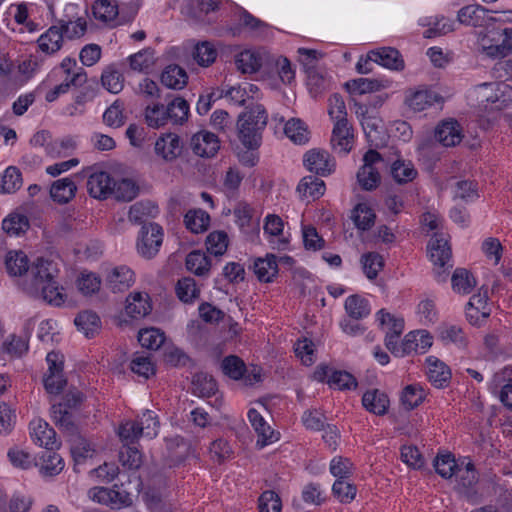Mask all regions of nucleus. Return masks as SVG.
<instances>
[{"mask_svg": "<svg viewBox=\"0 0 512 512\" xmlns=\"http://www.w3.org/2000/svg\"><path fill=\"white\" fill-rule=\"evenodd\" d=\"M189 115V104L182 97H175L165 107L163 104L147 106L145 109V120L148 126L159 128L168 121L173 124H183Z\"/></svg>", "mask_w": 512, "mask_h": 512, "instance_id": "obj_2", "label": "nucleus"}, {"mask_svg": "<svg viewBox=\"0 0 512 512\" xmlns=\"http://www.w3.org/2000/svg\"><path fill=\"white\" fill-rule=\"evenodd\" d=\"M206 248L210 254L223 255L228 247V236L224 231L211 232L206 238Z\"/></svg>", "mask_w": 512, "mask_h": 512, "instance_id": "obj_51", "label": "nucleus"}, {"mask_svg": "<svg viewBox=\"0 0 512 512\" xmlns=\"http://www.w3.org/2000/svg\"><path fill=\"white\" fill-rule=\"evenodd\" d=\"M76 191L75 182L71 178L65 177L52 183L50 196L55 202L66 204L75 197Z\"/></svg>", "mask_w": 512, "mask_h": 512, "instance_id": "obj_24", "label": "nucleus"}, {"mask_svg": "<svg viewBox=\"0 0 512 512\" xmlns=\"http://www.w3.org/2000/svg\"><path fill=\"white\" fill-rule=\"evenodd\" d=\"M70 451L74 459L75 465L83 463L87 458H92L95 449L92 444L80 435L70 439Z\"/></svg>", "mask_w": 512, "mask_h": 512, "instance_id": "obj_36", "label": "nucleus"}, {"mask_svg": "<svg viewBox=\"0 0 512 512\" xmlns=\"http://www.w3.org/2000/svg\"><path fill=\"white\" fill-rule=\"evenodd\" d=\"M457 19L461 24L473 27H486L496 19L489 16V10L481 5H468L461 8Z\"/></svg>", "mask_w": 512, "mask_h": 512, "instance_id": "obj_8", "label": "nucleus"}, {"mask_svg": "<svg viewBox=\"0 0 512 512\" xmlns=\"http://www.w3.org/2000/svg\"><path fill=\"white\" fill-rule=\"evenodd\" d=\"M267 119L266 110L261 105H256L240 114L238 136L246 148L254 150L260 146L261 132L266 127Z\"/></svg>", "mask_w": 512, "mask_h": 512, "instance_id": "obj_1", "label": "nucleus"}, {"mask_svg": "<svg viewBox=\"0 0 512 512\" xmlns=\"http://www.w3.org/2000/svg\"><path fill=\"white\" fill-rule=\"evenodd\" d=\"M297 190L304 196L317 199L324 194L325 184L323 180L316 176H306L300 181Z\"/></svg>", "mask_w": 512, "mask_h": 512, "instance_id": "obj_43", "label": "nucleus"}, {"mask_svg": "<svg viewBox=\"0 0 512 512\" xmlns=\"http://www.w3.org/2000/svg\"><path fill=\"white\" fill-rule=\"evenodd\" d=\"M199 293L200 291L193 278L185 277L178 280L176 285V294L181 301L190 303L194 299L198 298Z\"/></svg>", "mask_w": 512, "mask_h": 512, "instance_id": "obj_52", "label": "nucleus"}, {"mask_svg": "<svg viewBox=\"0 0 512 512\" xmlns=\"http://www.w3.org/2000/svg\"><path fill=\"white\" fill-rule=\"evenodd\" d=\"M428 251L431 261L435 266H438L436 270L438 281H445L446 275L444 267L452 255L448 240L443 234L436 233L428 243Z\"/></svg>", "mask_w": 512, "mask_h": 512, "instance_id": "obj_6", "label": "nucleus"}, {"mask_svg": "<svg viewBox=\"0 0 512 512\" xmlns=\"http://www.w3.org/2000/svg\"><path fill=\"white\" fill-rule=\"evenodd\" d=\"M163 241V231L156 223L143 224L140 239L137 243L138 252L145 258L154 257Z\"/></svg>", "mask_w": 512, "mask_h": 512, "instance_id": "obj_7", "label": "nucleus"}, {"mask_svg": "<svg viewBox=\"0 0 512 512\" xmlns=\"http://www.w3.org/2000/svg\"><path fill=\"white\" fill-rule=\"evenodd\" d=\"M22 186V175L17 167H8L2 177V191L5 193H14Z\"/></svg>", "mask_w": 512, "mask_h": 512, "instance_id": "obj_61", "label": "nucleus"}, {"mask_svg": "<svg viewBox=\"0 0 512 512\" xmlns=\"http://www.w3.org/2000/svg\"><path fill=\"white\" fill-rule=\"evenodd\" d=\"M133 282L134 273L126 266L112 269L106 277V285L114 293L127 290Z\"/></svg>", "mask_w": 512, "mask_h": 512, "instance_id": "obj_18", "label": "nucleus"}, {"mask_svg": "<svg viewBox=\"0 0 512 512\" xmlns=\"http://www.w3.org/2000/svg\"><path fill=\"white\" fill-rule=\"evenodd\" d=\"M389 398L379 389H370L362 397V404L367 411L378 416H383L389 408Z\"/></svg>", "mask_w": 512, "mask_h": 512, "instance_id": "obj_19", "label": "nucleus"}, {"mask_svg": "<svg viewBox=\"0 0 512 512\" xmlns=\"http://www.w3.org/2000/svg\"><path fill=\"white\" fill-rule=\"evenodd\" d=\"M433 465L436 472L443 478H451L458 466L454 456L451 453L437 455Z\"/></svg>", "mask_w": 512, "mask_h": 512, "instance_id": "obj_54", "label": "nucleus"}, {"mask_svg": "<svg viewBox=\"0 0 512 512\" xmlns=\"http://www.w3.org/2000/svg\"><path fill=\"white\" fill-rule=\"evenodd\" d=\"M442 101L441 95L428 89L409 90L405 97V104L414 112L423 111Z\"/></svg>", "mask_w": 512, "mask_h": 512, "instance_id": "obj_14", "label": "nucleus"}, {"mask_svg": "<svg viewBox=\"0 0 512 512\" xmlns=\"http://www.w3.org/2000/svg\"><path fill=\"white\" fill-rule=\"evenodd\" d=\"M435 138L445 147H452L462 141L460 124L453 119L442 121L435 129Z\"/></svg>", "mask_w": 512, "mask_h": 512, "instance_id": "obj_15", "label": "nucleus"}, {"mask_svg": "<svg viewBox=\"0 0 512 512\" xmlns=\"http://www.w3.org/2000/svg\"><path fill=\"white\" fill-rule=\"evenodd\" d=\"M31 426V437L35 444L45 447L47 450H54L60 446L56 440L55 430L42 419L33 420Z\"/></svg>", "mask_w": 512, "mask_h": 512, "instance_id": "obj_13", "label": "nucleus"}, {"mask_svg": "<svg viewBox=\"0 0 512 512\" xmlns=\"http://www.w3.org/2000/svg\"><path fill=\"white\" fill-rule=\"evenodd\" d=\"M428 362V379L436 388L445 387L451 379V371L448 366L435 357H429Z\"/></svg>", "mask_w": 512, "mask_h": 512, "instance_id": "obj_22", "label": "nucleus"}, {"mask_svg": "<svg viewBox=\"0 0 512 512\" xmlns=\"http://www.w3.org/2000/svg\"><path fill=\"white\" fill-rule=\"evenodd\" d=\"M425 396V391L420 385L411 384L404 388L401 402L405 409L409 411L419 406Z\"/></svg>", "mask_w": 512, "mask_h": 512, "instance_id": "obj_44", "label": "nucleus"}, {"mask_svg": "<svg viewBox=\"0 0 512 512\" xmlns=\"http://www.w3.org/2000/svg\"><path fill=\"white\" fill-rule=\"evenodd\" d=\"M248 418L258 434L257 446L263 448L264 446L273 443L278 439V433H276L266 423L262 415L256 409H250L248 412Z\"/></svg>", "mask_w": 512, "mask_h": 512, "instance_id": "obj_17", "label": "nucleus"}, {"mask_svg": "<svg viewBox=\"0 0 512 512\" xmlns=\"http://www.w3.org/2000/svg\"><path fill=\"white\" fill-rule=\"evenodd\" d=\"M453 476L464 488H472L478 482V473L471 462L458 464Z\"/></svg>", "mask_w": 512, "mask_h": 512, "instance_id": "obj_53", "label": "nucleus"}, {"mask_svg": "<svg viewBox=\"0 0 512 512\" xmlns=\"http://www.w3.org/2000/svg\"><path fill=\"white\" fill-rule=\"evenodd\" d=\"M74 323L87 338L93 337L100 329V318L92 311H83L79 313L75 318Z\"/></svg>", "mask_w": 512, "mask_h": 512, "instance_id": "obj_34", "label": "nucleus"}, {"mask_svg": "<svg viewBox=\"0 0 512 512\" xmlns=\"http://www.w3.org/2000/svg\"><path fill=\"white\" fill-rule=\"evenodd\" d=\"M357 181L366 191L375 190L381 182V175L377 168L361 166L357 172Z\"/></svg>", "mask_w": 512, "mask_h": 512, "instance_id": "obj_41", "label": "nucleus"}, {"mask_svg": "<svg viewBox=\"0 0 512 512\" xmlns=\"http://www.w3.org/2000/svg\"><path fill=\"white\" fill-rule=\"evenodd\" d=\"M332 492L342 503H350L356 496V486L346 479L336 480L332 486Z\"/></svg>", "mask_w": 512, "mask_h": 512, "instance_id": "obj_62", "label": "nucleus"}, {"mask_svg": "<svg viewBox=\"0 0 512 512\" xmlns=\"http://www.w3.org/2000/svg\"><path fill=\"white\" fill-rule=\"evenodd\" d=\"M261 51L245 50L236 56V66L242 73H255L261 70Z\"/></svg>", "mask_w": 512, "mask_h": 512, "instance_id": "obj_30", "label": "nucleus"}, {"mask_svg": "<svg viewBox=\"0 0 512 512\" xmlns=\"http://www.w3.org/2000/svg\"><path fill=\"white\" fill-rule=\"evenodd\" d=\"M284 133L295 143L303 144L308 141L307 129L300 119L289 120L285 124Z\"/></svg>", "mask_w": 512, "mask_h": 512, "instance_id": "obj_56", "label": "nucleus"}, {"mask_svg": "<svg viewBox=\"0 0 512 512\" xmlns=\"http://www.w3.org/2000/svg\"><path fill=\"white\" fill-rule=\"evenodd\" d=\"M369 58L374 59V63L384 68L402 71L405 68V62L401 53L393 47H381L369 51Z\"/></svg>", "mask_w": 512, "mask_h": 512, "instance_id": "obj_12", "label": "nucleus"}, {"mask_svg": "<svg viewBox=\"0 0 512 512\" xmlns=\"http://www.w3.org/2000/svg\"><path fill=\"white\" fill-rule=\"evenodd\" d=\"M210 222V216L205 211L189 210L184 216V223L191 232L200 233L207 229Z\"/></svg>", "mask_w": 512, "mask_h": 512, "instance_id": "obj_39", "label": "nucleus"}, {"mask_svg": "<svg viewBox=\"0 0 512 512\" xmlns=\"http://www.w3.org/2000/svg\"><path fill=\"white\" fill-rule=\"evenodd\" d=\"M58 266L52 260L37 258L32 265L29 264L27 274L23 278L21 287L28 295H40L45 292L42 285L52 281L58 275Z\"/></svg>", "mask_w": 512, "mask_h": 512, "instance_id": "obj_3", "label": "nucleus"}, {"mask_svg": "<svg viewBox=\"0 0 512 512\" xmlns=\"http://www.w3.org/2000/svg\"><path fill=\"white\" fill-rule=\"evenodd\" d=\"M221 368L225 375L234 380L240 379L246 370L244 362L234 355L225 357L221 363Z\"/></svg>", "mask_w": 512, "mask_h": 512, "instance_id": "obj_57", "label": "nucleus"}, {"mask_svg": "<svg viewBox=\"0 0 512 512\" xmlns=\"http://www.w3.org/2000/svg\"><path fill=\"white\" fill-rule=\"evenodd\" d=\"M138 341L144 348L157 350L164 343L165 336L157 328H145L138 332Z\"/></svg>", "mask_w": 512, "mask_h": 512, "instance_id": "obj_42", "label": "nucleus"}, {"mask_svg": "<svg viewBox=\"0 0 512 512\" xmlns=\"http://www.w3.org/2000/svg\"><path fill=\"white\" fill-rule=\"evenodd\" d=\"M53 419L56 425L68 436L74 438L78 434V427L74 421V416L62 404L52 406Z\"/></svg>", "mask_w": 512, "mask_h": 512, "instance_id": "obj_25", "label": "nucleus"}, {"mask_svg": "<svg viewBox=\"0 0 512 512\" xmlns=\"http://www.w3.org/2000/svg\"><path fill=\"white\" fill-rule=\"evenodd\" d=\"M155 152L165 161L175 160L182 152L179 137L172 133L160 137L155 143Z\"/></svg>", "mask_w": 512, "mask_h": 512, "instance_id": "obj_20", "label": "nucleus"}, {"mask_svg": "<svg viewBox=\"0 0 512 512\" xmlns=\"http://www.w3.org/2000/svg\"><path fill=\"white\" fill-rule=\"evenodd\" d=\"M452 288L459 294H469L476 286V279L465 268H457L451 278Z\"/></svg>", "mask_w": 512, "mask_h": 512, "instance_id": "obj_35", "label": "nucleus"}, {"mask_svg": "<svg viewBox=\"0 0 512 512\" xmlns=\"http://www.w3.org/2000/svg\"><path fill=\"white\" fill-rule=\"evenodd\" d=\"M390 173L394 181L398 184L412 182L418 175L413 163L404 159L395 160L391 164Z\"/></svg>", "mask_w": 512, "mask_h": 512, "instance_id": "obj_27", "label": "nucleus"}, {"mask_svg": "<svg viewBox=\"0 0 512 512\" xmlns=\"http://www.w3.org/2000/svg\"><path fill=\"white\" fill-rule=\"evenodd\" d=\"M42 288H45V292L40 295H30L36 299H42L48 304L60 306L64 302V295L60 291L58 283L55 281V278L52 281L47 282L42 285Z\"/></svg>", "mask_w": 512, "mask_h": 512, "instance_id": "obj_55", "label": "nucleus"}, {"mask_svg": "<svg viewBox=\"0 0 512 512\" xmlns=\"http://www.w3.org/2000/svg\"><path fill=\"white\" fill-rule=\"evenodd\" d=\"M93 14L95 18L110 22L119 16V3L116 0H98L93 5Z\"/></svg>", "mask_w": 512, "mask_h": 512, "instance_id": "obj_38", "label": "nucleus"}, {"mask_svg": "<svg viewBox=\"0 0 512 512\" xmlns=\"http://www.w3.org/2000/svg\"><path fill=\"white\" fill-rule=\"evenodd\" d=\"M305 167L320 176L329 175L335 166L328 152L324 150H310L304 155Z\"/></svg>", "mask_w": 512, "mask_h": 512, "instance_id": "obj_11", "label": "nucleus"}, {"mask_svg": "<svg viewBox=\"0 0 512 512\" xmlns=\"http://www.w3.org/2000/svg\"><path fill=\"white\" fill-rule=\"evenodd\" d=\"M101 82L103 87L114 94H117L123 90L124 77L116 70L113 66H109L105 69L101 76Z\"/></svg>", "mask_w": 512, "mask_h": 512, "instance_id": "obj_46", "label": "nucleus"}, {"mask_svg": "<svg viewBox=\"0 0 512 512\" xmlns=\"http://www.w3.org/2000/svg\"><path fill=\"white\" fill-rule=\"evenodd\" d=\"M352 220L355 226L360 230L370 229L375 222L376 215L374 211L366 204H358L352 212Z\"/></svg>", "mask_w": 512, "mask_h": 512, "instance_id": "obj_40", "label": "nucleus"}, {"mask_svg": "<svg viewBox=\"0 0 512 512\" xmlns=\"http://www.w3.org/2000/svg\"><path fill=\"white\" fill-rule=\"evenodd\" d=\"M192 384L194 393L202 397H209L217 390L216 381L212 376L205 373H198L193 377Z\"/></svg>", "mask_w": 512, "mask_h": 512, "instance_id": "obj_50", "label": "nucleus"}, {"mask_svg": "<svg viewBox=\"0 0 512 512\" xmlns=\"http://www.w3.org/2000/svg\"><path fill=\"white\" fill-rule=\"evenodd\" d=\"M7 272L11 276H23L25 278L29 259L23 251H9L5 258Z\"/></svg>", "mask_w": 512, "mask_h": 512, "instance_id": "obj_29", "label": "nucleus"}, {"mask_svg": "<svg viewBox=\"0 0 512 512\" xmlns=\"http://www.w3.org/2000/svg\"><path fill=\"white\" fill-rule=\"evenodd\" d=\"M92 498L99 503L110 505L112 508H121L132 503L130 493L121 490L118 485H114L112 489L95 488Z\"/></svg>", "mask_w": 512, "mask_h": 512, "instance_id": "obj_9", "label": "nucleus"}, {"mask_svg": "<svg viewBox=\"0 0 512 512\" xmlns=\"http://www.w3.org/2000/svg\"><path fill=\"white\" fill-rule=\"evenodd\" d=\"M331 143L340 152L348 153L352 148V126L347 118L334 120Z\"/></svg>", "mask_w": 512, "mask_h": 512, "instance_id": "obj_16", "label": "nucleus"}, {"mask_svg": "<svg viewBox=\"0 0 512 512\" xmlns=\"http://www.w3.org/2000/svg\"><path fill=\"white\" fill-rule=\"evenodd\" d=\"M345 87L351 93L358 92L359 94H366L380 90L382 84L376 79L358 78L347 82Z\"/></svg>", "mask_w": 512, "mask_h": 512, "instance_id": "obj_60", "label": "nucleus"}, {"mask_svg": "<svg viewBox=\"0 0 512 512\" xmlns=\"http://www.w3.org/2000/svg\"><path fill=\"white\" fill-rule=\"evenodd\" d=\"M193 56L199 65L206 67L215 61L217 51L210 42L204 41L195 46Z\"/></svg>", "mask_w": 512, "mask_h": 512, "instance_id": "obj_58", "label": "nucleus"}, {"mask_svg": "<svg viewBox=\"0 0 512 512\" xmlns=\"http://www.w3.org/2000/svg\"><path fill=\"white\" fill-rule=\"evenodd\" d=\"M190 147L194 154L209 158L218 152L220 141L214 133L200 131L191 137Z\"/></svg>", "mask_w": 512, "mask_h": 512, "instance_id": "obj_10", "label": "nucleus"}, {"mask_svg": "<svg viewBox=\"0 0 512 512\" xmlns=\"http://www.w3.org/2000/svg\"><path fill=\"white\" fill-rule=\"evenodd\" d=\"M345 310L353 320L365 318L371 312L368 300L358 294L351 295L346 299Z\"/></svg>", "mask_w": 512, "mask_h": 512, "instance_id": "obj_33", "label": "nucleus"}, {"mask_svg": "<svg viewBox=\"0 0 512 512\" xmlns=\"http://www.w3.org/2000/svg\"><path fill=\"white\" fill-rule=\"evenodd\" d=\"M37 42L42 52L46 54L56 53L61 49L63 44L61 28L58 26H51L44 34L39 37Z\"/></svg>", "mask_w": 512, "mask_h": 512, "instance_id": "obj_28", "label": "nucleus"}, {"mask_svg": "<svg viewBox=\"0 0 512 512\" xmlns=\"http://www.w3.org/2000/svg\"><path fill=\"white\" fill-rule=\"evenodd\" d=\"M481 49L490 57L503 58L512 52V28L495 27L494 22L485 27L478 37Z\"/></svg>", "mask_w": 512, "mask_h": 512, "instance_id": "obj_4", "label": "nucleus"}, {"mask_svg": "<svg viewBox=\"0 0 512 512\" xmlns=\"http://www.w3.org/2000/svg\"><path fill=\"white\" fill-rule=\"evenodd\" d=\"M125 311L132 318H142L151 312L152 306L147 293L136 292L126 299Z\"/></svg>", "mask_w": 512, "mask_h": 512, "instance_id": "obj_23", "label": "nucleus"}, {"mask_svg": "<svg viewBox=\"0 0 512 512\" xmlns=\"http://www.w3.org/2000/svg\"><path fill=\"white\" fill-rule=\"evenodd\" d=\"M138 193L139 186L132 179L122 178L119 181L114 180L111 196H114L116 200L129 202L136 198Z\"/></svg>", "mask_w": 512, "mask_h": 512, "instance_id": "obj_32", "label": "nucleus"}, {"mask_svg": "<svg viewBox=\"0 0 512 512\" xmlns=\"http://www.w3.org/2000/svg\"><path fill=\"white\" fill-rule=\"evenodd\" d=\"M30 227L29 220L22 214H11L2 222L3 230L9 235H20Z\"/></svg>", "mask_w": 512, "mask_h": 512, "instance_id": "obj_49", "label": "nucleus"}, {"mask_svg": "<svg viewBox=\"0 0 512 512\" xmlns=\"http://www.w3.org/2000/svg\"><path fill=\"white\" fill-rule=\"evenodd\" d=\"M186 268L197 276H205L209 273L211 262L202 251L194 250L186 256Z\"/></svg>", "mask_w": 512, "mask_h": 512, "instance_id": "obj_31", "label": "nucleus"}, {"mask_svg": "<svg viewBox=\"0 0 512 512\" xmlns=\"http://www.w3.org/2000/svg\"><path fill=\"white\" fill-rule=\"evenodd\" d=\"M253 269L259 281L271 282L278 273L277 257L274 254H267L265 258H258Z\"/></svg>", "mask_w": 512, "mask_h": 512, "instance_id": "obj_26", "label": "nucleus"}, {"mask_svg": "<svg viewBox=\"0 0 512 512\" xmlns=\"http://www.w3.org/2000/svg\"><path fill=\"white\" fill-rule=\"evenodd\" d=\"M82 175L87 177V191L91 197L103 200L111 196L114 178L108 172L93 171L88 167L82 171Z\"/></svg>", "mask_w": 512, "mask_h": 512, "instance_id": "obj_5", "label": "nucleus"}, {"mask_svg": "<svg viewBox=\"0 0 512 512\" xmlns=\"http://www.w3.org/2000/svg\"><path fill=\"white\" fill-rule=\"evenodd\" d=\"M166 446L169 451V457L172 465H176L184 461L188 453V445L180 436L166 439Z\"/></svg>", "mask_w": 512, "mask_h": 512, "instance_id": "obj_48", "label": "nucleus"}, {"mask_svg": "<svg viewBox=\"0 0 512 512\" xmlns=\"http://www.w3.org/2000/svg\"><path fill=\"white\" fill-rule=\"evenodd\" d=\"M258 502L259 512H281V499L278 494L272 490L263 492Z\"/></svg>", "mask_w": 512, "mask_h": 512, "instance_id": "obj_64", "label": "nucleus"}, {"mask_svg": "<svg viewBox=\"0 0 512 512\" xmlns=\"http://www.w3.org/2000/svg\"><path fill=\"white\" fill-rule=\"evenodd\" d=\"M506 379L508 380V383L502 387L500 400L505 407L512 410V369L504 368L501 372L494 375V382L496 385H500Z\"/></svg>", "mask_w": 512, "mask_h": 512, "instance_id": "obj_45", "label": "nucleus"}, {"mask_svg": "<svg viewBox=\"0 0 512 512\" xmlns=\"http://www.w3.org/2000/svg\"><path fill=\"white\" fill-rule=\"evenodd\" d=\"M87 81V74L83 68H79L76 73L73 74L70 80H66L63 83L54 87V89L50 90L45 99L48 102L55 101L59 95L68 92L71 86H81Z\"/></svg>", "mask_w": 512, "mask_h": 512, "instance_id": "obj_37", "label": "nucleus"}, {"mask_svg": "<svg viewBox=\"0 0 512 512\" xmlns=\"http://www.w3.org/2000/svg\"><path fill=\"white\" fill-rule=\"evenodd\" d=\"M42 459L43 464L40 471L45 476L58 475L64 468L63 458L53 450H47Z\"/></svg>", "mask_w": 512, "mask_h": 512, "instance_id": "obj_47", "label": "nucleus"}, {"mask_svg": "<svg viewBox=\"0 0 512 512\" xmlns=\"http://www.w3.org/2000/svg\"><path fill=\"white\" fill-rule=\"evenodd\" d=\"M119 460L124 467L136 470L142 465V454L136 447L124 445L119 453Z\"/></svg>", "mask_w": 512, "mask_h": 512, "instance_id": "obj_59", "label": "nucleus"}, {"mask_svg": "<svg viewBox=\"0 0 512 512\" xmlns=\"http://www.w3.org/2000/svg\"><path fill=\"white\" fill-rule=\"evenodd\" d=\"M160 80L169 89L181 90L188 83V75L184 68L171 64L164 68Z\"/></svg>", "mask_w": 512, "mask_h": 512, "instance_id": "obj_21", "label": "nucleus"}, {"mask_svg": "<svg viewBox=\"0 0 512 512\" xmlns=\"http://www.w3.org/2000/svg\"><path fill=\"white\" fill-rule=\"evenodd\" d=\"M129 64L134 71H144L154 64V51L150 48L139 51L129 57Z\"/></svg>", "mask_w": 512, "mask_h": 512, "instance_id": "obj_63", "label": "nucleus"}]
</instances>
